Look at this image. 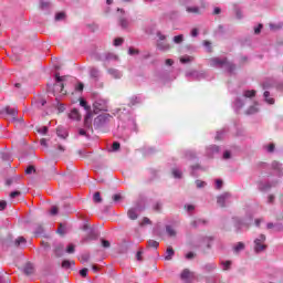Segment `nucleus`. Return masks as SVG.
<instances>
[{"instance_id":"a878e982","label":"nucleus","mask_w":283,"mask_h":283,"mask_svg":"<svg viewBox=\"0 0 283 283\" xmlns=\"http://www.w3.org/2000/svg\"><path fill=\"white\" fill-rule=\"evenodd\" d=\"M90 74L92 78H98V76L101 75L97 69H91Z\"/></svg>"},{"instance_id":"a211bd4d","label":"nucleus","mask_w":283,"mask_h":283,"mask_svg":"<svg viewBox=\"0 0 283 283\" xmlns=\"http://www.w3.org/2000/svg\"><path fill=\"white\" fill-rule=\"evenodd\" d=\"M255 94H256L255 90H251V91H245V92H243V96H244L245 98H253V96H255Z\"/></svg>"},{"instance_id":"58836bf2","label":"nucleus","mask_w":283,"mask_h":283,"mask_svg":"<svg viewBox=\"0 0 283 283\" xmlns=\"http://www.w3.org/2000/svg\"><path fill=\"white\" fill-rule=\"evenodd\" d=\"M158 50H169V44H163V43H158L157 44Z\"/></svg>"},{"instance_id":"c03bdc74","label":"nucleus","mask_w":283,"mask_h":283,"mask_svg":"<svg viewBox=\"0 0 283 283\" xmlns=\"http://www.w3.org/2000/svg\"><path fill=\"white\" fill-rule=\"evenodd\" d=\"M118 149H120V143L114 142L113 143V151H118Z\"/></svg>"},{"instance_id":"412c9836","label":"nucleus","mask_w":283,"mask_h":283,"mask_svg":"<svg viewBox=\"0 0 283 283\" xmlns=\"http://www.w3.org/2000/svg\"><path fill=\"white\" fill-rule=\"evenodd\" d=\"M148 247L150 249H158V247H160V243H158V241L156 240H148Z\"/></svg>"},{"instance_id":"338daca9","label":"nucleus","mask_w":283,"mask_h":283,"mask_svg":"<svg viewBox=\"0 0 283 283\" xmlns=\"http://www.w3.org/2000/svg\"><path fill=\"white\" fill-rule=\"evenodd\" d=\"M78 134H80V136H87V132H85V129H83V128L78 129Z\"/></svg>"},{"instance_id":"864d4df0","label":"nucleus","mask_w":283,"mask_h":283,"mask_svg":"<svg viewBox=\"0 0 283 283\" xmlns=\"http://www.w3.org/2000/svg\"><path fill=\"white\" fill-rule=\"evenodd\" d=\"M268 202H269L270 205H273V202H275V196L270 195V196L268 197Z\"/></svg>"},{"instance_id":"603ef678","label":"nucleus","mask_w":283,"mask_h":283,"mask_svg":"<svg viewBox=\"0 0 283 283\" xmlns=\"http://www.w3.org/2000/svg\"><path fill=\"white\" fill-rule=\"evenodd\" d=\"M196 185H197L198 189H202V187H205L206 184H205V181L197 180Z\"/></svg>"},{"instance_id":"2eb2a0df","label":"nucleus","mask_w":283,"mask_h":283,"mask_svg":"<svg viewBox=\"0 0 283 283\" xmlns=\"http://www.w3.org/2000/svg\"><path fill=\"white\" fill-rule=\"evenodd\" d=\"M186 11L191 14H200V8L198 7H187Z\"/></svg>"},{"instance_id":"f257e3e1","label":"nucleus","mask_w":283,"mask_h":283,"mask_svg":"<svg viewBox=\"0 0 283 283\" xmlns=\"http://www.w3.org/2000/svg\"><path fill=\"white\" fill-rule=\"evenodd\" d=\"M80 105L81 107H84V109L87 111L85 117H84V125L85 127H87L90 129V127H92V118H93V114H92V107L90 105H87V101L85 99H80Z\"/></svg>"},{"instance_id":"4d7b16f0","label":"nucleus","mask_w":283,"mask_h":283,"mask_svg":"<svg viewBox=\"0 0 283 283\" xmlns=\"http://www.w3.org/2000/svg\"><path fill=\"white\" fill-rule=\"evenodd\" d=\"M187 260H193L196 258V254L193 252H189L186 254Z\"/></svg>"},{"instance_id":"6ab92c4d","label":"nucleus","mask_w":283,"mask_h":283,"mask_svg":"<svg viewBox=\"0 0 283 283\" xmlns=\"http://www.w3.org/2000/svg\"><path fill=\"white\" fill-rule=\"evenodd\" d=\"M119 25H120V28L126 30V28H129V21H127L125 18H120L119 19Z\"/></svg>"},{"instance_id":"9b49d317","label":"nucleus","mask_w":283,"mask_h":283,"mask_svg":"<svg viewBox=\"0 0 283 283\" xmlns=\"http://www.w3.org/2000/svg\"><path fill=\"white\" fill-rule=\"evenodd\" d=\"M263 96H264L266 103H269V105H273V103H275V99H273L271 97V93L269 91H265Z\"/></svg>"},{"instance_id":"0e129e2a","label":"nucleus","mask_w":283,"mask_h":283,"mask_svg":"<svg viewBox=\"0 0 283 283\" xmlns=\"http://www.w3.org/2000/svg\"><path fill=\"white\" fill-rule=\"evenodd\" d=\"M270 28H271V30H280V28H282V24H277V25L270 24Z\"/></svg>"},{"instance_id":"cd10ccee","label":"nucleus","mask_w":283,"mask_h":283,"mask_svg":"<svg viewBox=\"0 0 283 283\" xmlns=\"http://www.w3.org/2000/svg\"><path fill=\"white\" fill-rule=\"evenodd\" d=\"M172 176H174V178H182V172L180 170H178L177 168H174Z\"/></svg>"},{"instance_id":"aec40b11","label":"nucleus","mask_w":283,"mask_h":283,"mask_svg":"<svg viewBox=\"0 0 283 283\" xmlns=\"http://www.w3.org/2000/svg\"><path fill=\"white\" fill-rule=\"evenodd\" d=\"M189 275H191V272L188 269H185L181 272L180 277H181V280H189Z\"/></svg>"},{"instance_id":"473e14b6","label":"nucleus","mask_w":283,"mask_h":283,"mask_svg":"<svg viewBox=\"0 0 283 283\" xmlns=\"http://www.w3.org/2000/svg\"><path fill=\"white\" fill-rule=\"evenodd\" d=\"M57 233H59L60 235H64V234H65V227H63V223H60V224H59Z\"/></svg>"},{"instance_id":"79ce46f5","label":"nucleus","mask_w":283,"mask_h":283,"mask_svg":"<svg viewBox=\"0 0 283 283\" xmlns=\"http://www.w3.org/2000/svg\"><path fill=\"white\" fill-rule=\"evenodd\" d=\"M50 213H51V216H56V213H59V207L53 206V207L51 208Z\"/></svg>"},{"instance_id":"4c0bfd02","label":"nucleus","mask_w":283,"mask_h":283,"mask_svg":"<svg viewBox=\"0 0 283 283\" xmlns=\"http://www.w3.org/2000/svg\"><path fill=\"white\" fill-rule=\"evenodd\" d=\"M128 54L133 56L134 54H140V51H138V49L129 48Z\"/></svg>"},{"instance_id":"49530a36","label":"nucleus","mask_w":283,"mask_h":283,"mask_svg":"<svg viewBox=\"0 0 283 283\" xmlns=\"http://www.w3.org/2000/svg\"><path fill=\"white\" fill-rule=\"evenodd\" d=\"M154 211L159 212L160 209H163V205H160L159 202L155 203V206L153 207Z\"/></svg>"},{"instance_id":"052dcab7","label":"nucleus","mask_w":283,"mask_h":283,"mask_svg":"<svg viewBox=\"0 0 283 283\" xmlns=\"http://www.w3.org/2000/svg\"><path fill=\"white\" fill-rule=\"evenodd\" d=\"M82 262H90V254H83Z\"/></svg>"},{"instance_id":"6e6552de","label":"nucleus","mask_w":283,"mask_h":283,"mask_svg":"<svg viewBox=\"0 0 283 283\" xmlns=\"http://www.w3.org/2000/svg\"><path fill=\"white\" fill-rule=\"evenodd\" d=\"M69 118H71L72 120H81V113L78 112V109L73 108L69 114Z\"/></svg>"},{"instance_id":"1a4fd4ad","label":"nucleus","mask_w":283,"mask_h":283,"mask_svg":"<svg viewBox=\"0 0 283 283\" xmlns=\"http://www.w3.org/2000/svg\"><path fill=\"white\" fill-rule=\"evenodd\" d=\"M174 255H176V251H174V248L168 247L166 250V256L165 260H171V258H174Z\"/></svg>"},{"instance_id":"a19ab883","label":"nucleus","mask_w":283,"mask_h":283,"mask_svg":"<svg viewBox=\"0 0 283 283\" xmlns=\"http://www.w3.org/2000/svg\"><path fill=\"white\" fill-rule=\"evenodd\" d=\"M146 224H151V220L149 218L145 217L140 223L142 227H145Z\"/></svg>"},{"instance_id":"2f4dec72","label":"nucleus","mask_w":283,"mask_h":283,"mask_svg":"<svg viewBox=\"0 0 283 283\" xmlns=\"http://www.w3.org/2000/svg\"><path fill=\"white\" fill-rule=\"evenodd\" d=\"M200 222H202V219H196L193 221H191V227H193V229H198Z\"/></svg>"},{"instance_id":"0eeeda50","label":"nucleus","mask_w":283,"mask_h":283,"mask_svg":"<svg viewBox=\"0 0 283 283\" xmlns=\"http://www.w3.org/2000/svg\"><path fill=\"white\" fill-rule=\"evenodd\" d=\"M2 113L8 114L12 118H17L18 111L17 108H11L10 106H6L2 108Z\"/></svg>"},{"instance_id":"ddd939ff","label":"nucleus","mask_w":283,"mask_h":283,"mask_svg":"<svg viewBox=\"0 0 283 283\" xmlns=\"http://www.w3.org/2000/svg\"><path fill=\"white\" fill-rule=\"evenodd\" d=\"M127 216L130 220H137L138 219V213H136L135 209H129L127 212Z\"/></svg>"},{"instance_id":"393cba45","label":"nucleus","mask_w":283,"mask_h":283,"mask_svg":"<svg viewBox=\"0 0 283 283\" xmlns=\"http://www.w3.org/2000/svg\"><path fill=\"white\" fill-rule=\"evenodd\" d=\"M191 61H193V57L189 55L180 57V63H191Z\"/></svg>"},{"instance_id":"c85d7f7f","label":"nucleus","mask_w":283,"mask_h":283,"mask_svg":"<svg viewBox=\"0 0 283 283\" xmlns=\"http://www.w3.org/2000/svg\"><path fill=\"white\" fill-rule=\"evenodd\" d=\"M45 103H48L44 98H39L36 102H35V105L36 107H44L45 106Z\"/></svg>"},{"instance_id":"dca6fc26","label":"nucleus","mask_w":283,"mask_h":283,"mask_svg":"<svg viewBox=\"0 0 283 283\" xmlns=\"http://www.w3.org/2000/svg\"><path fill=\"white\" fill-rule=\"evenodd\" d=\"M23 271L25 275H32V273H34V268L32 266V264H27Z\"/></svg>"},{"instance_id":"4468645a","label":"nucleus","mask_w":283,"mask_h":283,"mask_svg":"<svg viewBox=\"0 0 283 283\" xmlns=\"http://www.w3.org/2000/svg\"><path fill=\"white\" fill-rule=\"evenodd\" d=\"M56 134L59 136V138H63L65 139V137L67 136V132H65V129L57 127L56 128Z\"/></svg>"},{"instance_id":"bb28decb","label":"nucleus","mask_w":283,"mask_h":283,"mask_svg":"<svg viewBox=\"0 0 283 283\" xmlns=\"http://www.w3.org/2000/svg\"><path fill=\"white\" fill-rule=\"evenodd\" d=\"M182 41H185V36L182 34L176 35L174 38V43L180 44V43H182Z\"/></svg>"},{"instance_id":"c756f323","label":"nucleus","mask_w":283,"mask_h":283,"mask_svg":"<svg viewBox=\"0 0 283 283\" xmlns=\"http://www.w3.org/2000/svg\"><path fill=\"white\" fill-rule=\"evenodd\" d=\"M102 242V247L104 249H109V247H112V243H109V241L105 240V239H101Z\"/></svg>"},{"instance_id":"774afa93","label":"nucleus","mask_w":283,"mask_h":283,"mask_svg":"<svg viewBox=\"0 0 283 283\" xmlns=\"http://www.w3.org/2000/svg\"><path fill=\"white\" fill-rule=\"evenodd\" d=\"M191 36H198V29L191 30Z\"/></svg>"},{"instance_id":"6e6d98bb","label":"nucleus","mask_w":283,"mask_h":283,"mask_svg":"<svg viewBox=\"0 0 283 283\" xmlns=\"http://www.w3.org/2000/svg\"><path fill=\"white\" fill-rule=\"evenodd\" d=\"M84 87L85 86L83 85V83H80V84L76 85L75 90H76V92H83Z\"/></svg>"},{"instance_id":"9d476101","label":"nucleus","mask_w":283,"mask_h":283,"mask_svg":"<svg viewBox=\"0 0 283 283\" xmlns=\"http://www.w3.org/2000/svg\"><path fill=\"white\" fill-rule=\"evenodd\" d=\"M108 74H111V76H113L114 78H120V76H123L120 71H118L116 69H109Z\"/></svg>"},{"instance_id":"f03ea898","label":"nucleus","mask_w":283,"mask_h":283,"mask_svg":"<svg viewBox=\"0 0 283 283\" xmlns=\"http://www.w3.org/2000/svg\"><path fill=\"white\" fill-rule=\"evenodd\" d=\"M55 81L56 83L54 84V90L56 92H60V94H62V96H65V94H67V91H65V81H67V76H61L59 75V73L55 74Z\"/></svg>"},{"instance_id":"423d86ee","label":"nucleus","mask_w":283,"mask_h":283,"mask_svg":"<svg viewBox=\"0 0 283 283\" xmlns=\"http://www.w3.org/2000/svg\"><path fill=\"white\" fill-rule=\"evenodd\" d=\"M229 198H231V195L229 192H224L217 198V203L221 207H224V203L227 202V200H229Z\"/></svg>"},{"instance_id":"f3484780","label":"nucleus","mask_w":283,"mask_h":283,"mask_svg":"<svg viewBox=\"0 0 283 283\" xmlns=\"http://www.w3.org/2000/svg\"><path fill=\"white\" fill-rule=\"evenodd\" d=\"M93 202H95L96 205L103 202V198H101V192L97 191L93 195Z\"/></svg>"},{"instance_id":"c9c22d12","label":"nucleus","mask_w":283,"mask_h":283,"mask_svg":"<svg viewBox=\"0 0 283 283\" xmlns=\"http://www.w3.org/2000/svg\"><path fill=\"white\" fill-rule=\"evenodd\" d=\"M62 19H65V12L56 13L55 21H62Z\"/></svg>"},{"instance_id":"13d9d810","label":"nucleus","mask_w":283,"mask_h":283,"mask_svg":"<svg viewBox=\"0 0 283 283\" xmlns=\"http://www.w3.org/2000/svg\"><path fill=\"white\" fill-rule=\"evenodd\" d=\"M260 32H262V24H259V25L254 29V34H260Z\"/></svg>"},{"instance_id":"f704fd0d","label":"nucleus","mask_w":283,"mask_h":283,"mask_svg":"<svg viewBox=\"0 0 283 283\" xmlns=\"http://www.w3.org/2000/svg\"><path fill=\"white\" fill-rule=\"evenodd\" d=\"M242 249H244V243H242V242H239V243L234 247L235 253H238V251H242Z\"/></svg>"},{"instance_id":"37998d69","label":"nucleus","mask_w":283,"mask_h":283,"mask_svg":"<svg viewBox=\"0 0 283 283\" xmlns=\"http://www.w3.org/2000/svg\"><path fill=\"white\" fill-rule=\"evenodd\" d=\"M9 196H10V198H19V196H21V191L15 190V191L11 192Z\"/></svg>"},{"instance_id":"7ed1b4c3","label":"nucleus","mask_w":283,"mask_h":283,"mask_svg":"<svg viewBox=\"0 0 283 283\" xmlns=\"http://www.w3.org/2000/svg\"><path fill=\"white\" fill-rule=\"evenodd\" d=\"M264 242H266V235L264 234H261L258 239L254 240L255 253H261V251H264V249H266V244H264Z\"/></svg>"},{"instance_id":"7c9ffc66","label":"nucleus","mask_w":283,"mask_h":283,"mask_svg":"<svg viewBox=\"0 0 283 283\" xmlns=\"http://www.w3.org/2000/svg\"><path fill=\"white\" fill-rule=\"evenodd\" d=\"M124 42L125 40L123 38H116L114 40V45L118 48V45H123Z\"/></svg>"},{"instance_id":"20e7f679","label":"nucleus","mask_w":283,"mask_h":283,"mask_svg":"<svg viewBox=\"0 0 283 283\" xmlns=\"http://www.w3.org/2000/svg\"><path fill=\"white\" fill-rule=\"evenodd\" d=\"M107 102L105 99H97L93 104V113L98 114L99 112H107Z\"/></svg>"},{"instance_id":"39448f33","label":"nucleus","mask_w":283,"mask_h":283,"mask_svg":"<svg viewBox=\"0 0 283 283\" xmlns=\"http://www.w3.org/2000/svg\"><path fill=\"white\" fill-rule=\"evenodd\" d=\"M227 63V57L220 59V57H212L210 59V65L211 67H222Z\"/></svg>"},{"instance_id":"5701e85b","label":"nucleus","mask_w":283,"mask_h":283,"mask_svg":"<svg viewBox=\"0 0 283 283\" xmlns=\"http://www.w3.org/2000/svg\"><path fill=\"white\" fill-rule=\"evenodd\" d=\"M28 241L25 240V238L23 237H19L17 240H15V247H21V244H25Z\"/></svg>"},{"instance_id":"680f3d73","label":"nucleus","mask_w":283,"mask_h":283,"mask_svg":"<svg viewBox=\"0 0 283 283\" xmlns=\"http://www.w3.org/2000/svg\"><path fill=\"white\" fill-rule=\"evenodd\" d=\"M41 233H43V226H39L38 230L35 231L36 235H41Z\"/></svg>"},{"instance_id":"3c124183","label":"nucleus","mask_w":283,"mask_h":283,"mask_svg":"<svg viewBox=\"0 0 283 283\" xmlns=\"http://www.w3.org/2000/svg\"><path fill=\"white\" fill-rule=\"evenodd\" d=\"M268 151H269L270 154H273V151H275V144H270V145L268 146Z\"/></svg>"},{"instance_id":"de8ad7c7","label":"nucleus","mask_w":283,"mask_h":283,"mask_svg":"<svg viewBox=\"0 0 283 283\" xmlns=\"http://www.w3.org/2000/svg\"><path fill=\"white\" fill-rule=\"evenodd\" d=\"M8 207V202L7 201H0V211H4V209Z\"/></svg>"},{"instance_id":"b1692460","label":"nucleus","mask_w":283,"mask_h":283,"mask_svg":"<svg viewBox=\"0 0 283 283\" xmlns=\"http://www.w3.org/2000/svg\"><path fill=\"white\" fill-rule=\"evenodd\" d=\"M166 231L168 233V235H170V238H176V230H174V228H171L170 226H168L166 228Z\"/></svg>"},{"instance_id":"f8f14e48","label":"nucleus","mask_w":283,"mask_h":283,"mask_svg":"<svg viewBox=\"0 0 283 283\" xmlns=\"http://www.w3.org/2000/svg\"><path fill=\"white\" fill-rule=\"evenodd\" d=\"M107 118H109V114L98 115L95 118V123H105L107 120Z\"/></svg>"},{"instance_id":"72a5a7b5","label":"nucleus","mask_w":283,"mask_h":283,"mask_svg":"<svg viewBox=\"0 0 283 283\" xmlns=\"http://www.w3.org/2000/svg\"><path fill=\"white\" fill-rule=\"evenodd\" d=\"M123 200V196L119 193H116L113 196V202H120Z\"/></svg>"},{"instance_id":"ea45409f","label":"nucleus","mask_w":283,"mask_h":283,"mask_svg":"<svg viewBox=\"0 0 283 283\" xmlns=\"http://www.w3.org/2000/svg\"><path fill=\"white\" fill-rule=\"evenodd\" d=\"M231 269V261L223 262V271H229Z\"/></svg>"},{"instance_id":"bf43d9fd","label":"nucleus","mask_w":283,"mask_h":283,"mask_svg":"<svg viewBox=\"0 0 283 283\" xmlns=\"http://www.w3.org/2000/svg\"><path fill=\"white\" fill-rule=\"evenodd\" d=\"M66 253H74V245L70 244L66 249Z\"/></svg>"},{"instance_id":"8fccbe9b","label":"nucleus","mask_w":283,"mask_h":283,"mask_svg":"<svg viewBox=\"0 0 283 283\" xmlns=\"http://www.w3.org/2000/svg\"><path fill=\"white\" fill-rule=\"evenodd\" d=\"M136 260H138V262H143V251H138L136 253Z\"/></svg>"},{"instance_id":"a18cd8bd","label":"nucleus","mask_w":283,"mask_h":283,"mask_svg":"<svg viewBox=\"0 0 283 283\" xmlns=\"http://www.w3.org/2000/svg\"><path fill=\"white\" fill-rule=\"evenodd\" d=\"M87 268H84V269H82L81 271H80V275L82 276V277H87Z\"/></svg>"},{"instance_id":"4be33fe9","label":"nucleus","mask_w":283,"mask_h":283,"mask_svg":"<svg viewBox=\"0 0 283 283\" xmlns=\"http://www.w3.org/2000/svg\"><path fill=\"white\" fill-rule=\"evenodd\" d=\"M224 65H226L228 72H235V64H233L227 60V63Z\"/></svg>"},{"instance_id":"e2e57ef3","label":"nucleus","mask_w":283,"mask_h":283,"mask_svg":"<svg viewBox=\"0 0 283 283\" xmlns=\"http://www.w3.org/2000/svg\"><path fill=\"white\" fill-rule=\"evenodd\" d=\"M185 209L188 211H193V209H196V207L193 205H187V206H185Z\"/></svg>"},{"instance_id":"e433bc0d","label":"nucleus","mask_w":283,"mask_h":283,"mask_svg":"<svg viewBox=\"0 0 283 283\" xmlns=\"http://www.w3.org/2000/svg\"><path fill=\"white\" fill-rule=\"evenodd\" d=\"M72 266V262L64 260L62 262V269H70Z\"/></svg>"},{"instance_id":"69168bd1","label":"nucleus","mask_w":283,"mask_h":283,"mask_svg":"<svg viewBox=\"0 0 283 283\" xmlns=\"http://www.w3.org/2000/svg\"><path fill=\"white\" fill-rule=\"evenodd\" d=\"M203 45H205V48H209V52H211V42H209V41H203Z\"/></svg>"},{"instance_id":"09e8293b","label":"nucleus","mask_w":283,"mask_h":283,"mask_svg":"<svg viewBox=\"0 0 283 283\" xmlns=\"http://www.w3.org/2000/svg\"><path fill=\"white\" fill-rule=\"evenodd\" d=\"M33 171H36V169L34 168V166H29L27 169H25V174H32Z\"/></svg>"},{"instance_id":"5fc2aeb1","label":"nucleus","mask_w":283,"mask_h":283,"mask_svg":"<svg viewBox=\"0 0 283 283\" xmlns=\"http://www.w3.org/2000/svg\"><path fill=\"white\" fill-rule=\"evenodd\" d=\"M216 187H217V189H222V180L221 179L216 180Z\"/></svg>"}]
</instances>
